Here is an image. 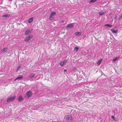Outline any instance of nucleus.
I'll list each match as a JSON object with an SVG mask.
<instances>
[{"instance_id":"nucleus-1","label":"nucleus","mask_w":122,"mask_h":122,"mask_svg":"<svg viewBox=\"0 0 122 122\" xmlns=\"http://www.w3.org/2000/svg\"><path fill=\"white\" fill-rule=\"evenodd\" d=\"M65 117L66 120H69L70 122L73 119L72 116L71 115H67L65 116Z\"/></svg>"},{"instance_id":"nucleus-11","label":"nucleus","mask_w":122,"mask_h":122,"mask_svg":"<svg viewBox=\"0 0 122 122\" xmlns=\"http://www.w3.org/2000/svg\"><path fill=\"white\" fill-rule=\"evenodd\" d=\"M111 31H112V33H116L118 31V30H116L113 29V28H112L111 29Z\"/></svg>"},{"instance_id":"nucleus-21","label":"nucleus","mask_w":122,"mask_h":122,"mask_svg":"<svg viewBox=\"0 0 122 122\" xmlns=\"http://www.w3.org/2000/svg\"><path fill=\"white\" fill-rule=\"evenodd\" d=\"M79 49V48L77 47H75L74 48V50H75L76 51H77Z\"/></svg>"},{"instance_id":"nucleus-14","label":"nucleus","mask_w":122,"mask_h":122,"mask_svg":"<svg viewBox=\"0 0 122 122\" xmlns=\"http://www.w3.org/2000/svg\"><path fill=\"white\" fill-rule=\"evenodd\" d=\"M82 34L81 32H76L75 33V35L76 36H80Z\"/></svg>"},{"instance_id":"nucleus-27","label":"nucleus","mask_w":122,"mask_h":122,"mask_svg":"<svg viewBox=\"0 0 122 122\" xmlns=\"http://www.w3.org/2000/svg\"><path fill=\"white\" fill-rule=\"evenodd\" d=\"M64 22H65V21L64 20H62L61 21V23H64Z\"/></svg>"},{"instance_id":"nucleus-26","label":"nucleus","mask_w":122,"mask_h":122,"mask_svg":"<svg viewBox=\"0 0 122 122\" xmlns=\"http://www.w3.org/2000/svg\"><path fill=\"white\" fill-rule=\"evenodd\" d=\"M117 17V15H116L114 17V19L115 20H116V19Z\"/></svg>"},{"instance_id":"nucleus-29","label":"nucleus","mask_w":122,"mask_h":122,"mask_svg":"<svg viewBox=\"0 0 122 122\" xmlns=\"http://www.w3.org/2000/svg\"><path fill=\"white\" fill-rule=\"evenodd\" d=\"M120 18H122V15H121V16H120Z\"/></svg>"},{"instance_id":"nucleus-30","label":"nucleus","mask_w":122,"mask_h":122,"mask_svg":"<svg viewBox=\"0 0 122 122\" xmlns=\"http://www.w3.org/2000/svg\"><path fill=\"white\" fill-rule=\"evenodd\" d=\"M122 1V0H121Z\"/></svg>"},{"instance_id":"nucleus-22","label":"nucleus","mask_w":122,"mask_h":122,"mask_svg":"<svg viewBox=\"0 0 122 122\" xmlns=\"http://www.w3.org/2000/svg\"><path fill=\"white\" fill-rule=\"evenodd\" d=\"M21 64H19V65L18 67L17 68V71H18V70H19L20 67H21Z\"/></svg>"},{"instance_id":"nucleus-28","label":"nucleus","mask_w":122,"mask_h":122,"mask_svg":"<svg viewBox=\"0 0 122 122\" xmlns=\"http://www.w3.org/2000/svg\"><path fill=\"white\" fill-rule=\"evenodd\" d=\"M67 71V70L66 69H65L64 70V71Z\"/></svg>"},{"instance_id":"nucleus-5","label":"nucleus","mask_w":122,"mask_h":122,"mask_svg":"<svg viewBox=\"0 0 122 122\" xmlns=\"http://www.w3.org/2000/svg\"><path fill=\"white\" fill-rule=\"evenodd\" d=\"M32 94V92L30 91H29L27 92L26 95L29 97H30Z\"/></svg>"},{"instance_id":"nucleus-8","label":"nucleus","mask_w":122,"mask_h":122,"mask_svg":"<svg viewBox=\"0 0 122 122\" xmlns=\"http://www.w3.org/2000/svg\"><path fill=\"white\" fill-rule=\"evenodd\" d=\"M74 26V25L73 24H69L66 26V27L67 28H71L73 27Z\"/></svg>"},{"instance_id":"nucleus-24","label":"nucleus","mask_w":122,"mask_h":122,"mask_svg":"<svg viewBox=\"0 0 122 122\" xmlns=\"http://www.w3.org/2000/svg\"><path fill=\"white\" fill-rule=\"evenodd\" d=\"M96 1V0H91L89 2V3H91L92 2H95Z\"/></svg>"},{"instance_id":"nucleus-12","label":"nucleus","mask_w":122,"mask_h":122,"mask_svg":"<svg viewBox=\"0 0 122 122\" xmlns=\"http://www.w3.org/2000/svg\"><path fill=\"white\" fill-rule=\"evenodd\" d=\"M23 99L22 96L20 95L19 96L18 98V100L20 102H21Z\"/></svg>"},{"instance_id":"nucleus-25","label":"nucleus","mask_w":122,"mask_h":122,"mask_svg":"<svg viewBox=\"0 0 122 122\" xmlns=\"http://www.w3.org/2000/svg\"><path fill=\"white\" fill-rule=\"evenodd\" d=\"M111 118L113 119L114 121H115V118L114 116L113 115H112L111 116Z\"/></svg>"},{"instance_id":"nucleus-17","label":"nucleus","mask_w":122,"mask_h":122,"mask_svg":"<svg viewBox=\"0 0 122 122\" xmlns=\"http://www.w3.org/2000/svg\"><path fill=\"white\" fill-rule=\"evenodd\" d=\"M52 17V16H50L49 18V19L51 21L55 19L54 17Z\"/></svg>"},{"instance_id":"nucleus-10","label":"nucleus","mask_w":122,"mask_h":122,"mask_svg":"<svg viewBox=\"0 0 122 122\" xmlns=\"http://www.w3.org/2000/svg\"><path fill=\"white\" fill-rule=\"evenodd\" d=\"M35 74L34 73H32L30 76L28 77L29 78H30V79H31L33 78L35 76Z\"/></svg>"},{"instance_id":"nucleus-2","label":"nucleus","mask_w":122,"mask_h":122,"mask_svg":"<svg viewBox=\"0 0 122 122\" xmlns=\"http://www.w3.org/2000/svg\"><path fill=\"white\" fill-rule=\"evenodd\" d=\"M15 96H14L13 97H12V95L8 97L7 101V102H9L12 101L15 99Z\"/></svg>"},{"instance_id":"nucleus-6","label":"nucleus","mask_w":122,"mask_h":122,"mask_svg":"<svg viewBox=\"0 0 122 122\" xmlns=\"http://www.w3.org/2000/svg\"><path fill=\"white\" fill-rule=\"evenodd\" d=\"M67 60H65L63 62H60L59 64L61 66H63L65 64Z\"/></svg>"},{"instance_id":"nucleus-15","label":"nucleus","mask_w":122,"mask_h":122,"mask_svg":"<svg viewBox=\"0 0 122 122\" xmlns=\"http://www.w3.org/2000/svg\"><path fill=\"white\" fill-rule=\"evenodd\" d=\"M56 14V13L55 12H51L50 14V16H52L53 15H55Z\"/></svg>"},{"instance_id":"nucleus-3","label":"nucleus","mask_w":122,"mask_h":122,"mask_svg":"<svg viewBox=\"0 0 122 122\" xmlns=\"http://www.w3.org/2000/svg\"><path fill=\"white\" fill-rule=\"evenodd\" d=\"M32 29H27L25 32V34L26 35H28L30 33L33 31Z\"/></svg>"},{"instance_id":"nucleus-19","label":"nucleus","mask_w":122,"mask_h":122,"mask_svg":"<svg viewBox=\"0 0 122 122\" xmlns=\"http://www.w3.org/2000/svg\"><path fill=\"white\" fill-rule=\"evenodd\" d=\"M10 15L9 14H7L5 15H4L2 16V17H9L10 16Z\"/></svg>"},{"instance_id":"nucleus-9","label":"nucleus","mask_w":122,"mask_h":122,"mask_svg":"<svg viewBox=\"0 0 122 122\" xmlns=\"http://www.w3.org/2000/svg\"><path fill=\"white\" fill-rule=\"evenodd\" d=\"M23 78V76H19L18 77L16 78L15 79V80H14V81H15L17 80H20L21 79Z\"/></svg>"},{"instance_id":"nucleus-4","label":"nucleus","mask_w":122,"mask_h":122,"mask_svg":"<svg viewBox=\"0 0 122 122\" xmlns=\"http://www.w3.org/2000/svg\"><path fill=\"white\" fill-rule=\"evenodd\" d=\"M33 37L32 35H31L28 36L25 39V41L26 42H27L30 40Z\"/></svg>"},{"instance_id":"nucleus-13","label":"nucleus","mask_w":122,"mask_h":122,"mask_svg":"<svg viewBox=\"0 0 122 122\" xmlns=\"http://www.w3.org/2000/svg\"><path fill=\"white\" fill-rule=\"evenodd\" d=\"M33 17L31 18L28 21V22L29 23H30L32 22L33 21Z\"/></svg>"},{"instance_id":"nucleus-7","label":"nucleus","mask_w":122,"mask_h":122,"mask_svg":"<svg viewBox=\"0 0 122 122\" xmlns=\"http://www.w3.org/2000/svg\"><path fill=\"white\" fill-rule=\"evenodd\" d=\"M7 48H4L1 51V53H4L7 51Z\"/></svg>"},{"instance_id":"nucleus-18","label":"nucleus","mask_w":122,"mask_h":122,"mask_svg":"<svg viewBox=\"0 0 122 122\" xmlns=\"http://www.w3.org/2000/svg\"><path fill=\"white\" fill-rule=\"evenodd\" d=\"M105 14V13L103 12H100L99 13V15H102Z\"/></svg>"},{"instance_id":"nucleus-16","label":"nucleus","mask_w":122,"mask_h":122,"mask_svg":"<svg viewBox=\"0 0 122 122\" xmlns=\"http://www.w3.org/2000/svg\"><path fill=\"white\" fill-rule=\"evenodd\" d=\"M119 57H117V56H116L114 59L113 60V62H115L117 60V59H119Z\"/></svg>"},{"instance_id":"nucleus-23","label":"nucleus","mask_w":122,"mask_h":122,"mask_svg":"<svg viewBox=\"0 0 122 122\" xmlns=\"http://www.w3.org/2000/svg\"><path fill=\"white\" fill-rule=\"evenodd\" d=\"M105 26H109V27H112V25L111 24H106L105 25Z\"/></svg>"},{"instance_id":"nucleus-20","label":"nucleus","mask_w":122,"mask_h":122,"mask_svg":"<svg viewBox=\"0 0 122 122\" xmlns=\"http://www.w3.org/2000/svg\"><path fill=\"white\" fill-rule=\"evenodd\" d=\"M102 61V59H100L98 61V62H97V64L98 65H100V63H101V62Z\"/></svg>"}]
</instances>
